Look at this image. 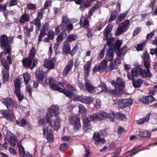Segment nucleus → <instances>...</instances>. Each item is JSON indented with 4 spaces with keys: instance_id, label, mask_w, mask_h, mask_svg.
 Masks as SVG:
<instances>
[{
    "instance_id": "obj_1",
    "label": "nucleus",
    "mask_w": 157,
    "mask_h": 157,
    "mask_svg": "<svg viewBox=\"0 0 157 157\" xmlns=\"http://www.w3.org/2000/svg\"><path fill=\"white\" fill-rule=\"evenodd\" d=\"M76 90L73 86L69 85V98H73L76 101L87 104L91 103L94 100V98L92 97L86 96L83 95H76L75 93Z\"/></svg>"
},
{
    "instance_id": "obj_2",
    "label": "nucleus",
    "mask_w": 157,
    "mask_h": 157,
    "mask_svg": "<svg viewBox=\"0 0 157 157\" xmlns=\"http://www.w3.org/2000/svg\"><path fill=\"white\" fill-rule=\"evenodd\" d=\"M144 65L146 68L145 71L144 70L141 68H139L138 69L140 75L143 78L150 77L151 75L150 72L149 68L150 66L149 58L148 56L144 59Z\"/></svg>"
},
{
    "instance_id": "obj_3",
    "label": "nucleus",
    "mask_w": 157,
    "mask_h": 157,
    "mask_svg": "<svg viewBox=\"0 0 157 157\" xmlns=\"http://www.w3.org/2000/svg\"><path fill=\"white\" fill-rule=\"evenodd\" d=\"M130 23V22L129 20H125L120 23L118 26V28L116 31V35H120L123 32H126L129 27Z\"/></svg>"
},
{
    "instance_id": "obj_4",
    "label": "nucleus",
    "mask_w": 157,
    "mask_h": 157,
    "mask_svg": "<svg viewBox=\"0 0 157 157\" xmlns=\"http://www.w3.org/2000/svg\"><path fill=\"white\" fill-rule=\"evenodd\" d=\"M108 116L106 112L101 111L90 115L88 117V119L90 121H97L102 120L103 118H106Z\"/></svg>"
},
{
    "instance_id": "obj_5",
    "label": "nucleus",
    "mask_w": 157,
    "mask_h": 157,
    "mask_svg": "<svg viewBox=\"0 0 157 157\" xmlns=\"http://www.w3.org/2000/svg\"><path fill=\"white\" fill-rule=\"evenodd\" d=\"M112 84L114 86L116 89V90L114 92L115 94H117V92H119L125 86L123 80L120 78H117V82L114 81H113Z\"/></svg>"
},
{
    "instance_id": "obj_6",
    "label": "nucleus",
    "mask_w": 157,
    "mask_h": 157,
    "mask_svg": "<svg viewBox=\"0 0 157 157\" xmlns=\"http://www.w3.org/2000/svg\"><path fill=\"white\" fill-rule=\"evenodd\" d=\"M85 85L86 88L81 83H80V86L82 87L83 90H85L86 89L90 94H92L95 92V89L90 80L86 79H85Z\"/></svg>"
},
{
    "instance_id": "obj_7",
    "label": "nucleus",
    "mask_w": 157,
    "mask_h": 157,
    "mask_svg": "<svg viewBox=\"0 0 157 157\" xmlns=\"http://www.w3.org/2000/svg\"><path fill=\"white\" fill-rule=\"evenodd\" d=\"M69 121L71 124H73L75 130H77L80 128L81 125L80 119L76 117L75 115H72L71 116Z\"/></svg>"
},
{
    "instance_id": "obj_8",
    "label": "nucleus",
    "mask_w": 157,
    "mask_h": 157,
    "mask_svg": "<svg viewBox=\"0 0 157 157\" xmlns=\"http://www.w3.org/2000/svg\"><path fill=\"white\" fill-rule=\"evenodd\" d=\"M132 103L131 98H126L119 100L118 101V106L120 108H124L131 105Z\"/></svg>"
},
{
    "instance_id": "obj_9",
    "label": "nucleus",
    "mask_w": 157,
    "mask_h": 157,
    "mask_svg": "<svg viewBox=\"0 0 157 157\" xmlns=\"http://www.w3.org/2000/svg\"><path fill=\"white\" fill-rule=\"evenodd\" d=\"M2 103L9 110H13L15 105V103L13 100L8 98H5Z\"/></svg>"
},
{
    "instance_id": "obj_10",
    "label": "nucleus",
    "mask_w": 157,
    "mask_h": 157,
    "mask_svg": "<svg viewBox=\"0 0 157 157\" xmlns=\"http://www.w3.org/2000/svg\"><path fill=\"white\" fill-rule=\"evenodd\" d=\"M0 112L7 120L11 121L13 118L14 115L12 110L9 111L6 109L2 110L0 111Z\"/></svg>"
},
{
    "instance_id": "obj_11",
    "label": "nucleus",
    "mask_w": 157,
    "mask_h": 157,
    "mask_svg": "<svg viewBox=\"0 0 157 157\" xmlns=\"http://www.w3.org/2000/svg\"><path fill=\"white\" fill-rule=\"evenodd\" d=\"M13 38L11 37L8 38L6 35H3L0 37V41L2 46L6 47L13 41Z\"/></svg>"
},
{
    "instance_id": "obj_12",
    "label": "nucleus",
    "mask_w": 157,
    "mask_h": 157,
    "mask_svg": "<svg viewBox=\"0 0 157 157\" xmlns=\"http://www.w3.org/2000/svg\"><path fill=\"white\" fill-rule=\"evenodd\" d=\"M50 124L51 128L54 130H58L60 127L59 118L56 117L52 119L50 122Z\"/></svg>"
},
{
    "instance_id": "obj_13",
    "label": "nucleus",
    "mask_w": 157,
    "mask_h": 157,
    "mask_svg": "<svg viewBox=\"0 0 157 157\" xmlns=\"http://www.w3.org/2000/svg\"><path fill=\"white\" fill-rule=\"evenodd\" d=\"M55 59L54 58L45 59L44 63V66L49 69H54L55 67Z\"/></svg>"
},
{
    "instance_id": "obj_14",
    "label": "nucleus",
    "mask_w": 157,
    "mask_h": 157,
    "mask_svg": "<svg viewBox=\"0 0 157 157\" xmlns=\"http://www.w3.org/2000/svg\"><path fill=\"white\" fill-rule=\"evenodd\" d=\"M43 131L44 135H46L47 134V138L48 141L49 142H52L53 141V136L52 131L48 130L47 127L44 128Z\"/></svg>"
},
{
    "instance_id": "obj_15",
    "label": "nucleus",
    "mask_w": 157,
    "mask_h": 157,
    "mask_svg": "<svg viewBox=\"0 0 157 157\" xmlns=\"http://www.w3.org/2000/svg\"><path fill=\"white\" fill-rule=\"evenodd\" d=\"M93 139L95 141V144L97 145L99 143H105L106 141L103 138H100V135L98 132H94L93 136Z\"/></svg>"
},
{
    "instance_id": "obj_16",
    "label": "nucleus",
    "mask_w": 157,
    "mask_h": 157,
    "mask_svg": "<svg viewBox=\"0 0 157 157\" xmlns=\"http://www.w3.org/2000/svg\"><path fill=\"white\" fill-rule=\"evenodd\" d=\"M154 98L151 96H148L145 97H142L140 98L139 100L140 102L143 103L147 104L151 103L154 101Z\"/></svg>"
},
{
    "instance_id": "obj_17",
    "label": "nucleus",
    "mask_w": 157,
    "mask_h": 157,
    "mask_svg": "<svg viewBox=\"0 0 157 157\" xmlns=\"http://www.w3.org/2000/svg\"><path fill=\"white\" fill-rule=\"evenodd\" d=\"M51 88H54L56 90L63 93L66 96L69 97V92L64 90L61 88L58 85L56 84V83L54 84L52 86L50 87Z\"/></svg>"
},
{
    "instance_id": "obj_18",
    "label": "nucleus",
    "mask_w": 157,
    "mask_h": 157,
    "mask_svg": "<svg viewBox=\"0 0 157 157\" xmlns=\"http://www.w3.org/2000/svg\"><path fill=\"white\" fill-rule=\"evenodd\" d=\"M40 20L38 18H36L33 20L31 23V25H34L36 27V30L38 32L41 26Z\"/></svg>"
},
{
    "instance_id": "obj_19",
    "label": "nucleus",
    "mask_w": 157,
    "mask_h": 157,
    "mask_svg": "<svg viewBox=\"0 0 157 157\" xmlns=\"http://www.w3.org/2000/svg\"><path fill=\"white\" fill-rule=\"evenodd\" d=\"M69 36H67V40L64 41L63 47V54L67 56L69 53Z\"/></svg>"
},
{
    "instance_id": "obj_20",
    "label": "nucleus",
    "mask_w": 157,
    "mask_h": 157,
    "mask_svg": "<svg viewBox=\"0 0 157 157\" xmlns=\"http://www.w3.org/2000/svg\"><path fill=\"white\" fill-rule=\"evenodd\" d=\"M59 108V106L58 105H52L48 108V110L50 113V115L52 116H56L57 114L56 111Z\"/></svg>"
},
{
    "instance_id": "obj_21",
    "label": "nucleus",
    "mask_w": 157,
    "mask_h": 157,
    "mask_svg": "<svg viewBox=\"0 0 157 157\" xmlns=\"http://www.w3.org/2000/svg\"><path fill=\"white\" fill-rule=\"evenodd\" d=\"M36 77L38 81H42L43 80L44 76V72L41 70H37L36 72Z\"/></svg>"
},
{
    "instance_id": "obj_22",
    "label": "nucleus",
    "mask_w": 157,
    "mask_h": 157,
    "mask_svg": "<svg viewBox=\"0 0 157 157\" xmlns=\"http://www.w3.org/2000/svg\"><path fill=\"white\" fill-rule=\"evenodd\" d=\"M91 64V61L90 60L88 61L87 63L84 65V71L85 73V75L86 77L88 76L89 74Z\"/></svg>"
},
{
    "instance_id": "obj_23",
    "label": "nucleus",
    "mask_w": 157,
    "mask_h": 157,
    "mask_svg": "<svg viewBox=\"0 0 157 157\" xmlns=\"http://www.w3.org/2000/svg\"><path fill=\"white\" fill-rule=\"evenodd\" d=\"M106 55V58L109 61L112 60L114 57L113 50L112 49H109L108 50Z\"/></svg>"
},
{
    "instance_id": "obj_24",
    "label": "nucleus",
    "mask_w": 157,
    "mask_h": 157,
    "mask_svg": "<svg viewBox=\"0 0 157 157\" xmlns=\"http://www.w3.org/2000/svg\"><path fill=\"white\" fill-rule=\"evenodd\" d=\"M29 58L27 59H24L22 60L23 65L25 67H30L31 69L32 68V59Z\"/></svg>"
},
{
    "instance_id": "obj_25",
    "label": "nucleus",
    "mask_w": 157,
    "mask_h": 157,
    "mask_svg": "<svg viewBox=\"0 0 157 157\" xmlns=\"http://www.w3.org/2000/svg\"><path fill=\"white\" fill-rule=\"evenodd\" d=\"M46 29V26L45 25H43L40 34L38 38V42H40L41 41L42 38L46 35L45 31Z\"/></svg>"
},
{
    "instance_id": "obj_26",
    "label": "nucleus",
    "mask_w": 157,
    "mask_h": 157,
    "mask_svg": "<svg viewBox=\"0 0 157 157\" xmlns=\"http://www.w3.org/2000/svg\"><path fill=\"white\" fill-rule=\"evenodd\" d=\"M30 16L28 14L25 13L23 14L21 17L19 22L21 23H24L29 21Z\"/></svg>"
},
{
    "instance_id": "obj_27",
    "label": "nucleus",
    "mask_w": 157,
    "mask_h": 157,
    "mask_svg": "<svg viewBox=\"0 0 157 157\" xmlns=\"http://www.w3.org/2000/svg\"><path fill=\"white\" fill-rule=\"evenodd\" d=\"M101 88L102 90L100 92L102 93L109 92L110 90L109 89H108L106 87V86L105 84L101 82L98 85V90H99V88Z\"/></svg>"
},
{
    "instance_id": "obj_28",
    "label": "nucleus",
    "mask_w": 157,
    "mask_h": 157,
    "mask_svg": "<svg viewBox=\"0 0 157 157\" xmlns=\"http://www.w3.org/2000/svg\"><path fill=\"white\" fill-rule=\"evenodd\" d=\"M81 26L85 29H87L89 26L88 21L84 17H82L80 21Z\"/></svg>"
},
{
    "instance_id": "obj_29",
    "label": "nucleus",
    "mask_w": 157,
    "mask_h": 157,
    "mask_svg": "<svg viewBox=\"0 0 157 157\" xmlns=\"http://www.w3.org/2000/svg\"><path fill=\"white\" fill-rule=\"evenodd\" d=\"M24 29L26 35L27 37L30 36V33L33 30V25H31L29 28L27 26H26L24 27Z\"/></svg>"
},
{
    "instance_id": "obj_30",
    "label": "nucleus",
    "mask_w": 157,
    "mask_h": 157,
    "mask_svg": "<svg viewBox=\"0 0 157 157\" xmlns=\"http://www.w3.org/2000/svg\"><path fill=\"white\" fill-rule=\"evenodd\" d=\"M149 117V115H147L143 118L136 121V123L137 124H143L145 122H147L148 121Z\"/></svg>"
},
{
    "instance_id": "obj_31",
    "label": "nucleus",
    "mask_w": 157,
    "mask_h": 157,
    "mask_svg": "<svg viewBox=\"0 0 157 157\" xmlns=\"http://www.w3.org/2000/svg\"><path fill=\"white\" fill-rule=\"evenodd\" d=\"M66 36V33L65 31H63L57 37V42L58 43H60Z\"/></svg>"
},
{
    "instance_id": "obj_32",
    "label": "nucleus",
    "mask_w": 157,
    "mask_h": 157,
    "mask_svg": "<svg viewBox=\"0 0 157 157\" xmlns=\"http://www.w3.org/2000/svg\"><path fill=\"white\" fill-rule=\"evenodd\" d=\"M107 60H103L100 64L99 67V71H104L107 66Z\"/></svg>"
},
{
    "instance_id": "obj_33",
    "label": "nucleus",
    "mask_w": 157,
    "mask_h": 157,
    "mask_svg": "<svg viewBox=\"0 0 157 157\" xmlns=\"http://www.w3.org/2000/svg\"><path fill=\"white\" fill-rule=\"evenodd\" d=\"M15 91L20 90L21 88V81L19 78H17L13 81Z\"/></svg>"
},
{
    "instance_id": "obj_34",
    "label": "nucleus",
    "mask_w": 157,
    "mask_h": 157,
    "mask_svg": "<svg viewBox=\"0 0 157 157\" xmlns=\"http://www.w3.org/2000/svg\"><path fill=\"white\" fill-rule=\"evenodd\" d=\"M68 19L67 16H63L62 17V23L63 26L67 27L66 30L69 29Z\"/></svg>"
},
{
    "instance_id": "obj_35",
    "label": "nucleus",
    "mask_w": 157,
    "mask_h": 157,
    "mask_svg": "<svg viewBox=\"0 0 157 157\" xmlns=\"http://www.w3.org/2000/svg\"><path fill=\"white\" fill-rule=\"evenodd\" d=\"M90 120L88 118H84L83 119V128H90L91 126H90Z\"/></svg>"
},
{
    "instance_id": "obj_36",
    "label": "nucleus",
    "mask_w": 157,
    "mask_h": 157,
    "mask_svg": "<svg viewBox=\"0 0 157 157\" xmlns=\"http://www.w3.org/2000/svg\"><path fill=\"white\" fill-rule=\"evenodd\" d=\"M152 43L153 44L156 45V48L155 49H151L150 50V53L152 55L155 54L157 55V36L155 37V40L152 41Z\"/></svg>"
},
{
    "instance_id": "obj_37",
    "label": "nucleus",
    "mask_w": 157,
    "mask_h": 157,
    "mask_svg": "<svg viewBox=\"0 0 157 157\" xmlns=\"http://www.w3.org/2000/svg\"><path fill=\"white\" fill-rule=\"evenodd\" d=\"M138 136L141 138L148 137H150V134L147 131H144L139 132Z\"/></svg>"
},
{
    "instance_id": "obj_38",
    "label": "nucleus",
    "mask_w": 157,
    "mask_h": 157,
    "mask_svg": "<svg viewBox=\"0 0 157 157\" xmlns=\"http://www.w3.org/2000/svg\"><path fill=\"white\" fill-rule=\"evenodd\" d=\"M127 51V48L125 46L119 50L117 53V56L121 57L122 55L125 54Z\"/></svg>"
},
{
    "instance_id": "obj_39",
    "label": "nucleus",
    "mask_w": 157,
    "mask_h": 157,
    "mask_svg": "<svg viewBox=\"0 0 157 157\" xmlns=\"http://www.w3.org/2000/svg\"><path fill=\"white\" fill-rule=\"evenodd\" d=\"M3 81L4 83H5L8 80L9 78V71L7 70H4L3 71Z\"/></svg>"
},
{
    "instance_id": "obj_40",
    "label": "nucleus",
    "mask_w": 157,
    "mask_h": 157,
    "mask_svg": "<svg viewBox=\"0 0 157 157\" xmlns=\"http://www.w3.org/2000/svg\"><path fill=\"white\" fill-rule=\"evenodd\" d=\"M142 81L141 79L133 80L132 82L133 86L136 88L139 87L142 83Z\"/></svg>"
},
{
    "instance_id": "obj_41",
    "label": "nucleus",
    "mask_w": 157,
    "mask_h": 157,
    "mask_svg": "<svg viewBox=\"0 0 157 157\" xmlns=\"http://www.w3.org/2000/svg\"><path fill=\"white\" fill-rule=\"evenodd\" d=\"M15 94L17 97L19 101H21L23 99V94L21 93L20 90L15 91Z\"/></svg>"
},
{
    "instance_id": "obj_42",
    "label": "nucleus",
    "mask_w": 157,
    "mask_h": 157,
    "mask_svg": "<svg viewBox=\"0 0 157 157\" xmlns=\"http://www.w3.org/2000/svg\"><path fill=\"white\" fill-rule=\"evenodd\" d=\"M25 83V85H27L30 81L31 75L28 73L25 74L23 76Z\"/></svg>"
},
{
    "instance_id": "obj_43",
    "label": "nucleus",
    "mask_w": 157,
    "mask_h": 157,
    "mask_svg": "<svg viewBox=\"0 0 157 157\" xmlns=\"http://www.w3.org/2000/svg\"><path fill=\"white\" fill-rule=\"evenodd\" d=\"M45 82L46 84H49L50 87L52 86V85L56 83L54 78L53 77H49L45 80Z\"/></svg>"
},
{
    "instance_id": "obj_44",
    "label": "nucleus",
    "mask_w": 157,
    "mask_h": 157,
    "mask_svg": "<svg viewBox=\"0 0 157 157\" xmlns=\"http://www.w3.org/2000/svg\"><path fill=\"white\" fill-rule=\"evenodd\" d=\"M116 115L117 118L119 120L123 121L125 120L126 119V117L124 114L121 113H117L116 114Z\"/></svg>"
},
{
    "instance_id": "obj_45",
    "label": "nucleus",
    "mask_w": 157,
    "mask_h": 157,
    "mask_svg": "<svg viewBox=\"0 0 157 157\" xmlns=\"http://www.w3.org/2000/svg\"><path fill=\"white\" fill-rule=\"evenodd\" d=\"M117 15V11H114L111 14V16L109 19L108 21V22L110 23L112 22L115 18L116 17Z\"/></svg>"
},
{
    "instance_id": "obj_46",
    "label": "nucleus",
    "mask_w": 157,
    "mask_h": 157,
    "mask_svg": "<svg viewBox=\"0 0 157 157\" xmlns=\"http://www.w3.org/2000/svg\"><path fill=\"white\" fill-rule=\"evenodd\" d=\"M1 63H2V65L5 68V70H7L9 71L10 69V67L9 66V65L10 64H8L7 63L4 59H1Z\"/></svg>"
},
{
    "instance_id": "obj_47",
    "label": "nucleus",
    "mask_w": 157,
    "mask_h": 157,
    "mask_svg": "<svg viewBox=\"0 0 157 157\" xmlns=\"http://www.w3.org/2000/svg\"><path fill=\"white\" fill-rule=\"evenodd\" d=\"M106 49L105 46V45L102 49L101 50L100 53L98 54V59H101L104 57V53Z\"/></svg>"
},
{
    "instance_id": "obj_48",
    "label": "nucleus",
    "mask_w": 157,
    "mask_h": 157,
    "mask_svg": "<svg viewBox=\"0 0 157 157\" xmlns=\"http://www.w3.org/2000/svg\"><path fill=\"white\" fill-rule=\"evenodd\" d=\"M36 53V50L34 47H32L30 51L29 54V58L33 59L35 56Z\"/></svg>"
},
{
    "instance_id": "obj_49",
    "label": "nucleus",
    "mask_w": 157,
    "mask_h": 157,
    "mask_svg": "<svg viewBox=\"0 0 157 157\" xmlns=\"http://www.w3.org/2000/svg\"><path fill=\"white\" fill-rule=\"evenodd\" d=\"M79 112L80 113H85L86 112V109L84 106L82 104L79 105Z\"/></svg>"
},
{
    "instance_id": "obj_50",
    "label": "nucleus",
    "mask_w": 157,
    "mask_h": 157,
    "mask_svg": "<svg viewBox=\"0 0 157 157\" xmlns=\"http://www.w3.org/2000/svg\"><path fill=\"white\" fill-rule=\"evenodd\" d=\"M100 6L99 4H97L94 6L90 10L89 13V17H90L92 15V13H93L96 10L98 9Z\"/></svg>"
},
{
    "instance_id": "obj_51",
    "label": "nucleus",
    "mask_w": 157,
    "mask_h": 157,
    "mask_svg": "<svg viewBox=\"0 0 157 157\" xmlns=\"http://www.w3.org/2000/svg\"><path fill=\"white\" fill-rule=\"evenodd\" d=\"M27 122V121L24 119H22L21 121H17L16 122L17 124L21 126L25 125Z\"/></svg>"
},
{
    "instance_id": "obj_52",
    "label": "nucleus",
    "mask_w": 157,
    "mask_h": 157,
    "mask_svg": "<svg viewBox=\"0 0 157 157\" xmlns=\"http://www.w3.org/2000/svg\"><path fill=\"white\" fill-rule=\"evenodd\" d=\"M127 14L128 12H127L121 13L118 16V19L120 21H122L124 19Z\"/></svg>"
},
{
    "instance_id": "obj_53",
    "label": "nucleus",
    "mask_w": 157,
    "mask_h": 157,
    "mask_svg": "<svg viewBox=\"0 0 157 157\" xmlns=\"http://www.w3.org/2000/svg\"><path fill=\"white\" fill-rule=\"evenodd\" d=\"M10 142L11 144V146L14 147L16 145V140L15 137L13 136H11L10 137Z\"/></svg>"
},
{
    "instance_id": "obj_54",
    "label": "nucleus",
    "mask_w": 157,
    "mask_h": 157,
    "mask_svg": "<svg viewBox=\"0 0 157 157\" xmlns=\"http://www.w3.org/2000/svg\"><path fill=\"white\" fill-rule=\"evenodd\" d=\"M112 29V26L111 25H108L103 31V34L110 33Z\"/></svg>"
},
{
    "instance_id": "obj_55",
    "label": "nucleus",
    "mask_w": 157,
    "mask_h": 157,
    "mask_svg": "<svg viewBox=\"0 0 157 157\" xmlns=\"http://www.w3.org/2000/svg\"><path fill=\"white\" fill-rule=\"evenodd\" d=\"M145 43L142 42L141 43L138 44L137 46L136 49L137 51H142L143 49V48L145 46Z\"/></svg>"
},
{
    "instance_id": "obj_56",
    "label": "nucleus",
    "mask_w": 157,
    "mask_h": 157,
    "mask_svg": "<svg viewBox=\"0 0 157 157\" xmlns=\"http://www.w3.org/2000/svg\"><path fill=\"white\" fill-rule=\"evenodd\" d=\"M48 36L50 39H53L54 37V35L53 31L51 30H50L48 32Z\"/></svg>"
},
{
    "instance_id": "obj_57",
    "label": "nucleus",
    "mask_w": 157,
    "mask_h": 157,
    "mask_svg": "<svg viewBox=\"0 0 157 157\" xmlns=\"http://www.w3.org/2000/svg\"><path fill=\"white\" fill-rule=\"evenodd\" d=\"M19 149L20 154L22 157L25 153V149L21 145L19 146Z\"/></svg>"
},
{
    "instance_id": "obj_58",
    "label": "nucleus",
    "mask_w": 157,
    "mask_h": 157,
    "mask_svg": "<svg viewBox=\"0 0 157 157\" xmlns=\"http://www.w3.org/2000/svg\"><path fill=\"white\" fill-rule=\"evenodd\" d=\"M27 8L30 10H34L36 8V6L31 3L27 4Z\"/></svg>"
},
{
    "instance_id": "obj_59",
    "label": "nucleus",
    "mask_w": 157,
    "mask_h": 157,
    "mask_svg": "<svg viewBox=\"0 0 157 157\" xmlns=\"http://www.w3.org/2000/svg\"><path fill=\"white\" fill-rule=\"evenodd\" d=\"M131 73L133 77H137L138 76V73L137 70L135 68H133L131 70Z\"/></svg>"
},
{
    "instance_id": "obj_60",
    "label": "nucleus",
    "mask_w": 157,
    "mask_h": 157,
    "mask_svg": "<svg viewBox=\"0 0 157 157\" xmlns=\"http://www.w3.org/2000/svg\"><path fill=\"white\" fill-rule=\"evenodd\" d=\"M52 116L50 115V113L49 114H48V113H47L45 116V119L47 123H50V120L53 119L52 118Z\"/></svg>"
},
{
    "instance_id": "obj_61",
    "label": "nucleus",
    "mask_w": 157,
    "mask_h": 157,
    "mask_svg": "<svg viewBox=\"0 0 157 157\" xmlns=\"http://www.w3.org/2000/svg\"><path fill=\"white\" fill-rule=\"evenodd\" d=\"M122 42L121 40H117L115 43V48L116 49H118L121 46Z\"/></svg>"
},
{
    "instance_id": "obj_62",
    "label": "nucleus",
    "mask_w": 157,
    "mask_h": 157,
    "mask_svg": "<svg viewBox=\"0 0 157 157\" xmlns=\"http://www.w3.org/2000/svg\"><path fill=\"white\" fill-rule=\"evenodd\" d=\"M43 9H40L38 10V16L36 18L41 20L43 17Z\"/></svg>"
},
{
    "instance_id": "obj_63",
    "label": "nucleus",
    "mask_w": 157,
    "mask_h": 157,
    "mask_svg": "<svg viewBox=\"0 0 157 157\" xmlns=\"http://www.w3.org/2000/svg\"><path fill=\"white\" fill-rule=\"evenodd\" d=\"M101 101L99 99H96V100L94 101V105L96 107H98L101 105Z\"/></svg>"
},
{
    "instance_id": "obj_64",
    "label": "nucleus",
    "mask_w": 157,
    "mask_h": 157,
    "mask_svg": "<svg viewBox=\"0 0 157 157\" xmlns=\"http://www.w3.org/2000/svg\"><path fill=\"white\" fill-rule=\"evenodd\" d=\"M69 72V65L68 64L65 67L64 70L63 75L64 76H65Z\"/></svg>"
}]
</instances>
